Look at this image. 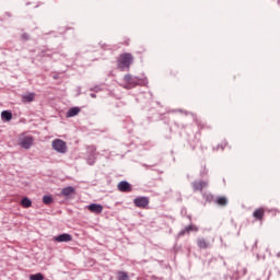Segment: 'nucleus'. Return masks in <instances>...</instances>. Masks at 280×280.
I'll list each match as a JSON object with an SVG mask.
<instances>
[{"label":"nucleus","mask_w":280,"mask_h":280,"mask_svg":"<svg viewBox=\"0 0 280 280\" xmlns=\"http://www.w3.org/2000/svg\"><path fill=\"white\" fill-rule=\"evenodd\" d=\"M135 62V57L130 52H125L119 55L117 59V67L121 69V71L126 69H130V65Z\"/></svg>","instance_id":"obj_1"},{"label":"nucleus","mask_w":280,"mask_h":280,"mask_svg":"<svg viewBox=\"0 0 280 280\" xmlns=\"http://www.w3.org/2000/svg\"><path fill=\"white\" fill-rule=\"evenodd\" d=\"M52 150H56V152H59V154L67 153V142L60 139H56L51 143Z\"/></svg>","instance_id":"obj_2"},{"label":"nucleus","mask_w":280,"mask_h":280,"mask_svg":"<svg viewBox=\"0 0 280 280\" xmlns=\"http://www.w3.org/2000/svg\"><path fill=\"white\" fill-rule=\"evenodd\" d=\"M19 145H21V148H23L24 150H30V148L34 145V137L26 136L21 138Z\"/></svg>","instance_id":"obj_3"},{"label":"nucleus","mask_w":280,"mask_h":280,"mask_svg":"<svg viewBox=\"0 0 280 280\" xmlns=\"http://www.w3.org/2000/svg\"><path fill=\"white\" fill-rule=\"evenodd\" d=\"M133 203L140 209H145L150 205V199L148 197H138L133 200Z\"/></svg>","instance_id":"obj_4"},{"label":"nucleus","mask_w":280,"mask_h":280,"mask_svg":"<svg viewBox=\"0 0 280 280\" xmlns=\"http://www.w3.org/2000/svg\"><path fill=\"white\" fill-rule=\"evenodd\" d=\"M117 187L118 191H122L124 194H129V191H132V185H130V183L127 180L118 183Z\"/></svg>","instance_id":"obj_5"},{"label":"nucleus","mask_w":280,"mask_h":280,"mask_svg":"<svg viewBox=\"0 0 280 280\" xmlns=\"http://www.w3.org/2000/svg\"><path fill=\"white\" fill-rule=\"evenodd\" d=\"M88 209L91 211V213L100 214L102 211H104V206L100 203H91L88 206Z\"/></svg>","instance_id":"obj_6"},{"label":"nucleus","mask_w":280,"mask_h":280,"mask_svg":"<svg viewBox=\"0 0 280 280\" xmlns=\"http://www.w3.org/2000/svg\"><path fill=\"white\" fill-rule=\"evenodd\" d=\"M71 240H73V236H71V234H67V233H63V234H60V235H57L54 237V241L59 242V243L71 242Z\"/></svg>","instance_id":"obj_7"},{"label":"nucleus","mask_w":280,"mask_h":280,"mask_svg":"<svg viewBox=\"0 0 280 280\" xmlns=\"http://www.w3.org/2000/svg\"><path fill=\"white\" fill-rule=\"evenodd\" d=\"M255 220H258V222L264 221V215H266V210L264 208H258L253 213Z\"/></svg>","instance_id":"obj_8"},{"label":"nucleus","mask_w":280,"mask_h":280,"mask_svg":"<svg viewBox=\"0 0 280 280\" xmlns=\"http://www.w3.org/2000/svg\"><path fill=\"white\" fill-rule=\"evenodd\" d=\"M207 182L203 180H197L192 183V189L194 191H202L205 187H207Z\"/></svg>","instance_id":"obj_9"},{"label":"nucleus","mask_w":280,"mask_h":280,"mask_svg":"<svg viewBox=\"0 0 280 280\" xmlns=\"http://www.w3.org/2000/svg\"><path fill=\"white\" fill-rule=\"evenodd\" d=\"M124 81L129 84V86H137L139 82H137V78L132 77V74H126L124 77Z\"/></svg>","instance_id":"obj_10"},{"label":"nucleus","mask_w":280,"mask_h":280,"mask_svg":"<svg viewBox=\"0 0 280 280\" xmlns=\"http://www.w3.org/2000/svg\"><path fill=\"white\" fill-rule=\"evenodd\" d=\"M197 231H198V226L191 224L186 226L184 231L179 232L178 236L180 237L185 235V233H197Z\"/></svg>","instance_id":"obj_11"},{"label":"nucleus","mask_w":280,"mask_h":280,"mask_svg":"<svg viewBox=\"0 0 280 280\" xmlns=\"http://www.w3.org/2000/svg\"><path fill=\"white\" fill-rule=\"evenodd\" d=\"M75 194V188L73 186H68L62 188L61 196H73Z\"/></svg>","instance_id":"obj_12"},{"label":"nucleus","mask_w":280,"mask_h":280,"mask_svg":"<svg viewBox=\"0 0 280 280\" xmlns=\"http://www.w3.org/2000/svg\"><path fill=\"white\" fill-rule=\"evenodd\" d=\"M79 113H80V107H71L67 112V117H75V115H78Z\"/></svg>","instance_id":"obj_13"},{"label":"nucleus","mask_w":280,"mask_h":280,"mask_svg":"<svg viewBox=\"0 0 280 280\" xmlns=\"http://www.w3.org/2000/svg\"><path fill=\"white\" fill-rule=\"evenodd\" d=\"M217 205H219V207H226V205H229V199H226V197H218Z\"/></svg>","instance_id":"obj_14"},{"label":"nucleus","mask_w":280,"mask_h":280,"mask_svg":"<svg viewBox=\"0 0 280 280\" xmlns=\"http://www.w3.org/2000/svg\"><path fill=\"white\" fill-rule=\"evenodd\" d=\"M1 117L4 121H10L12 119V112L10 110H3L1 113Z\"/></svg>","instance_id":"obj_15"},{"label":"nucleus","mask_w":280,"mask_h":280,"mask_svg":"<svg viewBox=\"0 0 280 280\" xmlns=\"http://www.w3.org/2000/svg\"><path fill=\"white\" fill-rule=\"evenodd\" d=\"M21 205H22V207H24V209H30V207H32V200L27 197H24L21 200Z\"/></svg>","instance_id":"obj_16"},{"label":"nucleus","mask_w":280,"mask_h":280,"mask_svg":"<svg viewBox=\"0 0 280 280\" xmlns=\"http://www.w3.org/2000/svg\"><path fill=\"white\" fill-rule=\"evenodd\" d=\"M197 246H199L200 248H203V249L209 248V243L205 238H198Z\"/></svg>","instance_id":"obj_17"},{"label":"nucleus","mask_w":280,"mask_h":280,"mask_svg":"<svg viewBox=\"0 0 280 280\" xmlns=\"http://www.w3.org/2000/svg\"><path fill=\"white\" fill-rule=\"evenodd\" d=\"M35 96L36 95L34 93H28V94L22 96V101L27 102V103L34 102Z\"/></svg>","instance_id":"obj_18"},{"label":"nucleus","mask_w":280,"mask_h":280,"mask_svg":"<svg viewBox=\"0 0 280 280\" xmlns=\"http://www.w3.org/2000/svg\"><path fill=\"white\" fill-rule=\"evenodd\" d=\"M117 279L118 280H130V277L128 276V272L118 271L117 272Z\"/></svg>","instance_id":"obj_19"},{"label":"nucleus","mask_w":280,"mask_h":280,"mask_svg":"<svg viewBox=\"0 0 280 280\" xmlns=\"http://www.w3.org/2000/svg\"><path fill=\"white\" fill-rule=\"evenodd\" d=\"M43 202H44V205H51V202H54V197L45 195L43 197Z\"/></svg>","instance_id":"obj_20"},{"label":"nucleus","mask_w":280,"mask_h":280,"mask_svg":"<svg viewBox=\"0 0 280 280\" xmlns=\"http://www.w3.org/2000/svg\"><path fill=\"white\" fill-rule=\"evenodd\" d=\"M45 276L43 273H35L30 276V280H44Z\"/></svg>","instance_id":"obj_21"},{"label":"nucleus","mask_w":280,"mask_h":280,"mask_svg":"<svg viewBox=\"0 0 280 280\" xmlns=\"http://www.w3.org/2000/svg\"><path fill=\"white\" fill-rule=\"evenodd\" d=\"M22 39L23 40H30V35L26 34V33L22 34Z\"/></svg>","instance_id":"obj_22"},{"label":"nucleus","mask_w":280,"mask_h":280,"mask_svg":"<svg viewBox=\"0 0 280 280\" xmlns=\"http://www.w3.org/2000/svg\"><path fill=\"white\" fill-rule=\"evenodd\" d=\"M228 144H229V143L226 142V140H224V141L221 143L222 150H224V148H226Z\"/></svg>","instance_id":"obj_23"},{"label":"nucleus","mask_w":280,"mask_h":280,"mask_svg":"<svg viewBox=\"0 0 280 280\" xmlns=\"http://www.w3.org/2000/svg\"><path fill=\"white\" fill-rule=\"evenodd\" d=\"M124 88H125V89H132V88H135V86L127 83Z\"/></svg>","instance_id":"obj_24"},{"label":"nucleus","mask_w":280,"mask_h":280,"mask_svg":"<svg viewBox=\"0 0 280 280\" xmlns=\"http://www.w3.org/2000/svg\"><path fill=\"white\" fill-rule=\"evenodd\" d=\"M91 97H97V95H95L94 93L91 94Z\"/></svg>","instance_id":"obj_25"},{"label":"nucleus","mask_w":280,"mask_h":280,"mask_svg":"<svg viewBox=\"0 0 280 280\" xmlns=\"http://www.w3.org/2000/svg\"><path fill=\"white\" fill-rule=\"evenodd\" d=\"M52 78H54V80H58V75H54Z\"/></svg>","instance_id":"obj_26"},{"label":"nucleus","mask_w":280,"mask_h":280,"mask_svg":"<svg viewBox=\"0 0 280 280\" xmlns=\"http://www.w3.org/2000/svg\"><path fill=\"white\" fill-rule=\"evenodd\" d=\"M90 165H93V162H89Z\"/></svg>","instance_id":"obj_27"},{"label":"nucleus","mask_w":280,"mask_h":280,"mask_svg":"<svg viewBox=\"0 0 280 280\" xmlns=\"http://www.w3.org/2000/svg\"><path fill=\"white\" fill-rule=\"evenodd\" d=\"M277 257H280V253L277 254Z\"/></svg>","instance_id":"obj_28"},{"label":"nucleus","mask_w":280,"mask_h":280,"mask_svg":"<svg viewBox=\"0 0 280 280\" xmlns=\"http://www.w3.org/2000/svg\"><path fill=\"white\" fill-rule=\"evenodd\" d=\"M279 275H280V270H279Z\"/></svg>","instance_id":"obj_29"}]
</instances>
